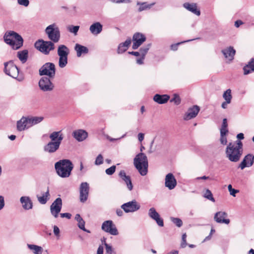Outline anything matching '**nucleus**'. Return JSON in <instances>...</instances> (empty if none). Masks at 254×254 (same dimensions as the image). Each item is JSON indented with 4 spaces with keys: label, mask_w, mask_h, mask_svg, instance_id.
I'll use <instances>...</instances> for the list:
<instances>
[{
    "label": "nucleus",
    "mask_w": 254,
    "mask_h": 254,
    "mask_svg": "<svg viewBox=\"0 0 254 254\" xmlns=\"http://www.w3.org/2000/svg\"><path fill=\"white\" fill-rule=\"evenodd\" d=\"M49 190H48L46 192H45L42 196H37L38 200L39 202L42 204H45L46 203L48 199H49Z\"/></svg>",
    "instance_id": "obj_36"
},
{
    "label": "nucleus",
    "mask_w": 254,
    "mask_h": 254,
    "mask_svg": "<svg viewBox=\"0 0 254 254\" xmlns=\"http://www.w3.org/2000/svg\"><path fill=\"white\" fill-rule=\"evenodd\" d=\"M112 1L115 3H119L121 2H126L129 3L130 2L129 0H112Z\"/></svg>",
    "instance_id": "obj_57"
},
{
    "label": "nucleus",
    "mask_w": 254,
    "mask_h": 254,
    "mask_svg": "<svg viewBox=\"0 0 254 254\" xmlns=\"http://www.w3.org/2000/svg\"><path fill=\"white\" fill-rule=\"evenodd\" d=\"M203 197L209 200L212 201V202H215V201L211 191L208 189L206 190L205 193L203 194Z\"/></svg>",
    "instance_id": "obj_40"
},
{
    "label": "nucleus",
    "mask_w": 254,
    "mask_h": 254,
    "mask_svg": "<svg viewBox=\"0 0 254 254\" xmlns=\"http://www.w3.org/2000/svg\"><path fill=\"white\" fill-rule=\"evenodd\" d=\"M153 5V3L151 4L150 5H148L146 2H143L141 4V5L139 7V11H141L147 8H150V6Z\"/></svg>",
    "instance_id": "obj_47"
},
{
    "label": "nucleus",
    "mask_w": 254,
    "mask_h": 254,
    "mask_svg": "<svg viewBox=\"0 0 254 254\" xmlns=\"http://www.w3.org/2000/svg\"><path fill=\"white\" fill-rule=\"evenodd\" d=\"M45 31L51 41L55 43L59 41L61 33L60 29L56 24L53 23L49 25L46 27Z\"/></svg>",
    "instance_id": "obj_6"
},
{
    "label": "nucleus",
    "mask_w": 254,
    "mask_h": 254,
    "mask_svg": "<svg viewBox=\"0 0 254 254\" xmlns=\"http://www.w3.org/2000/svg\"><path fill=\"white\" fill-rule=\"evenodd\" d=\"M73 168L72 162L69 159H62L55 164L57 174L62 178H66L71 175Z\"/></svg>",
    "instance_id": "obj_3"
},
{
    "label": "nucleus",
    "mask_w": 254,
    "mask_h": 254,
    "mask_svg": "<svg viewBox=\"0 0 254 254\" xmlns=\"http://www.w3.org/2000/svg\"><path fill=\"white\" fill-rule=\"evenodd\" d=\"M140 208V205L136 200L133 199L130 201L124 203L121 205V208L124 210L126 213L134 212Z\"/></svg>",
    "instance_id": "obj_11"
},
{
    "label": "nucleus",
    "mask_w": 254,
    "mask_h": 254,
    "mask_svg": "<svg viewBox=\"0 0 254 254\" xmlns=\"http://www.w3.org/2000/svg\"><path fill=\"white\" fill-rule=\"evenodd\" d=\"M133 164L141 175L145 176L147 174L148 164L147 156L145 154H138L134 158Z\"/></svg>",
    "instance_id": "obj_5"
},
{
    "label": "nucleus",
    "mask_w": 254,
    "mask_h": 254,
    "mask_svg": "<svg viewBox=\"0 0 254 254\" xmlns=\"http://www.w3.org/2000/svg\"><path fill=\"white\" fill-rule=\"evenodd\" d=\"M4 206V200L3 196L0 195V210Z\"/></svg>",
    "instance_id": "obj_54"
},
{
    "label": "nucleus",
    "mask_w": 254,
    "mask_h": 254,
    "mask_svg": "<svg viewBox=\"0 0 254 254\" xmlns=\"http://www.w3.org/2000/svg\"><path fill=\"white\" fill-rule=\"evenodd\" d=\"M61 217L62 218H64L66 217L67 219H70L71 217V214L69 213H63L60 214Z\"/></svg>",
    "instance_id": "obj_55"
},
{
    "label": "nucleus",
    "mask_w": 254,
    "mask_h": 254,
    "mask_svg": "<svg viewBox=\"0 0 254 254\" xmlns=\"http://www.w3.org/2000/svg\"><path fill=\"white\" fill-rule=\"evenodd\" d=\"M244 74L247 75L254 71V59H252L248 64L243 68Z\"/></svg>",
    "instance_id": "obj_32"
},
{
    "label": "nucleus",
    "mask_w": 254,
    "mask_h": 254,
    "mask_svg": "<svg viewBox=\"0 0 254 254\" xmlns=\"http://www.w3.org/2000/svg\"><path fill=\"white\" fill-rule=\"evenodd\" d=\"M228 124L226 119L223 120L222 125L220 129V134H226L228 132Z\"/></svg>",
    "instance_id": "obj_37"
},
{
    "label": "nucleus",
    "mask_w": 254,
    "mask_h": 254,
    "mask_svg": "<svg viewBox=\"0 0 254 254\" xmlns=\"http://www.w3.org/2000/svg\"><path fill=\"white\" fill-rule=\"evenodd\" d=\"M144 134L142 133H139L138 134V139L140 142H141L144 139Z\"/></svg>",
    "instance_id": "obj_58"
},
{
    "label": "nucleus",
    "mask_w": 254,
    "mask_h": 254,
    "mask_svg": "<svg viewBox=\"0 0 254 254\" xmlns=\"http://www.w3.org/2000/svg\"><path fill=\"white\" fill-rule=\"evenodd\" d=\"M78 226L80 229L88 233L89 232V231L86 230L85 228V222L83 220L78 222Z\"/></svg>",
    "instance_id": "obj_49"
},
{
    "label": "nucleus",
    "mask_w": 254,
    "mask_h": 254,
    "mask_svg": "<svg viewBox=\"0 0 254 254\" xmlns=\"http://www.w3.org/2000/svg\"><path fill=\"white\" fill-rule=\"evenodd\" d=\"M148 215L151 219L154 220L159 226L163 227L164 226L163 219L160 217L159 213L154 207H151L149 209Z\"/></svg>",
    "instance_id": "obj_20"
},
{
    "label": "nucleus",
    "mask_w": 254,
    "mask_h": 254,
    "mask_svg": "<svg viewBox=\"0 0 254 254\" xmlns=\"http://www.w3.org/2000/svg\"><path fill=\"white\" fill-rule=\"evenodd\" d=\"M73 137L78 141L85 140L88 136V133L83 129H77L72 132Z\"/></svg>",
    "instance_id": "obj_24"
},
{
    "label": "nucleus",
    "mask_w": 254,
    "mask_h": 254,
    "mask_svg": "<svg viewBox=\"0 0 254 254\" xmlns=\"http://www.w3.org/2000/svg\"><path fill=\"white\" fill-rule=\"evenodd\" d=\"M170 102H174L175 105H178L181 103V99L178 95L174 94Z\"/></svg>",
    "instance_id": "obj_43"
},
{
    "label": "nucleus",
    "mask_w": 254,
    "mask_h": 254,
    "mask_svg": "<svg viewBox=\"0 0 254 254\" xmlns=\"http://www.w3.org/2000/svg\"><path fill=\"white\" fill-rule=\"evenodd\" d=\"M20 201L22 204V207L25 210H29L33 207V203L29 196H22L20 198Z\"/></svg>",
    "instance_id": "obj_27"
},
{
    "label": "nucleus",
    "mask_w": 254,
    "mask_h": 254,
    "mask_svg": "<svg viewBox=\"0 0 254 254\" xmlns=\"http://www.w3.org/2000/svg\"><path fill=\"white\" fill-rule=\"evenodd\" d=\"M3 39L7 44L16 50L23 45V40L22 37L13 31L6 32L3 36Z\"/></svg>",
    "instance_id": "obj_4"
},
{
    "label": "nucleus",
    "mask_w": 254,
    "mask_h": 254,
    "mask_svg": "<svg viewBox=\"0 0 254 254\" xmlns=\"http://www.w3.org/2000/svg\"><path fill=\"white\" fill-rule=\"evenodd\" d=\"M183 7L188 11L191 12L193 14L199 16L200 15V10L197 7L196 3L185 2L183 4Z\"/></svg>",
    "instance_id": "obj_22"
},
{
    "label": "nucleus",
    "mask_w": 254,
    "mask_h": 254,
    "mask_svg": "<svg viewBox=\"0 0 254 254\" xmlns=\"http://www.w3.org/2000/svg\"><path fill=\"white\" fill-rule=\"evenodd\" d=\"M17 2L19 5L28 6L29 4V0H17Z\"/></svg>",
    "instance_id": "obj_50"
},
{
    "label": "nucleus",
    "mask_w": 254,
    "mask_h": 254,
    "mask_svg": "<svg viewBox=\"0 0 254 254\" xmlns=\"http://www.w3.org/2000/svg\"><path fill=\"white\" fill-rule=\"evenodd\" d=\"M4 71L6 74L14 78H17L19 73V69L17 67L11 63H4Z\"/></svg>",
    "instance_id": "obj_13"
},
{
    "label": "nucleus",
    "mask_w": 254,
    "mask_h": 254,
    "mask_svg": "<svg viewBox=\"0 0 254 254\" xmlns=\"http://www.w3.org/2000/svg\"><path fill=\"white\" fill-rule=\"evenodd\" d=\"M226 134H220V141L221 144L226 145L227 143V139L225 136Z\"/></svg>",
    "instance_id": "obj_51"
},
{
    "label": "nucleus",
    "mask_w": 254,
    "mask_h": 254,
    "mask_svg": "<svg viewBox=\"0 0 254 254\" xmlns=\"http://www.w3.org/2000/svg\"><path fill=\"white\" fill-rule=\"evenodd\" d=\"M103 25L99 22H96L93 23L89 27L90 32L94 35H98L102 31Z\"/></svg>",
    "instance_id": "obj_26"
},
{
    "label": "nucleus",
    "mask_w": 254,
    "mask_h": 254,
    "mask_svg": "<svg viewBox=\"0 0 254 254\" xmlns=\"http://www.w3.org/2000/svg\"><path fill=\"white\" fill-rule=\"evenodd\" d=\"M74 49L76 51L78 57H80L82 54H87L88 52V49L87 47L78 44L75 45Z\"/></svg>",
    "instance_id": "obj_33"
},
{
    "label": "nucleus",
    "mask_w": 254,
    "mask_h": 254,
    "mask_svg": "<svg viewBox=\"0 0 254 254\" xmlns=\"http://www.w3.org/2000/svg\"><path fill=\"white\" fill-rule=\"evenodd\" d=\"M103 163V157L101 154H99L96 158L95 164L96 165H99Z\"/></svg>",
    "instance_id": "obj_45"
},
{
    "label": "nucleus",
    "mask_w": 254,
    "mask_h": 254,
    "mask_svg": "<svg viewBox=\"0 0 254 254\" xmlns=\"http://www.w3.org/2000/svg\"><path fill=\"white\" fill-rule=\"evenodd\" d=\"M177 182L172 173L168 174L165 179V186L170 190L174 189L177 186Z\"/></svg>",
    "instance_id": "obj_18"
},
{
    "label": "nucleus",
    "mask_w": 254,
    "mask_h": 254,
    "mask_svg": "<svg viewBox=\"0 0 254 254\" xmlns=\"http://www.w3.org/2000/svg\"><path fill=\"white\" fill-rule=\"evenodd\" d=\"M120 177L126 183L127 189L131 191L133 189V185L131 181L130 177L129 176L126 175V172L124 170H121L119 174Z\"/></svg>",
    "instance_id": "obj_25"
},
{
    "label": "nucleus",
    "mask_w": 254,
    "mask_h": 254,
    "mask_svg": "<svg viewBox=\"0 0 254 254\" xmlns=\"http://www.w3.org/2000/svg\"><path fill=\"white\" fill-rule=\"evenodd\" d=\"M187 234L186 233H184L182 235V243L181 244V246L182 248H184L187 246V241H186Z\"/></svg>",
    "instance_id": "obj_48"
},
{
    "label": "nucleus",
    "mask_w": 254,
    "mask_h": 254,
    "mask_svg": "<svg viewBox=\"0 0 254 254\" xmlns=\"http://www.w3.org/2000/svg\"><path fill=\"white\" fill-rule=\"evenodd\" d=\"M106 254H112L113 250L112 247L105 243Z\"/></svg>",
    "instance_id": "obj_52"
},
{
    "label": "nucleus",
    "mask_w": 254,
    "mask_h": 254,
    "mask_svg": "<svg viewBox=\"0 0 254 254\" xmlns=\"http://www.w3.org/2000/svg\"><path fill=\"white\" fill-rule=\"evenodd\" d=\"M144 57L141 56V58L136 60V63L138 64H142L144 63Z\"/></svg>",
    "instance_id": "obj_56"
},
{
    "label": "nucleus",
    "mask_w": 254,
    "mask_h": 254,
    "mask_svg": "<svg viewBox=\"0 0 254 254\" xmlns=\"http://www.w3.org/2000/svg\"><path fill=\"white\" fill-rule=\"evenodd\" d=\"M40 75H47L49 77L54 78L56 74V66L53 63H46L39 70Z\"/></svg>",
    "instance_id": "obj_9"
},
{
    "label": "nucleus",
    "mask_w": 254,
    "mask_h": 254,
    "mask_svg": "<svg viewBox=\"0 0 254 254\" xmlns=\"http://www.w3.org/2000/svg\"><path fill=\"white\" fill-rule=\"evenodd\" d=\"M35 47L45 55H48L50 51L55 49L54 43L51 41L39 40L35 43Z\"/></svg>",
    "instance_id": "obj_7"
},
{
    "label": "nucleus",
    "mask_w": 254,
    "mask_h": 254,
    "mask_svg": "<svg viewBox=\"0 0 254 254\" xmlns=\"http://www.w3.org/2000/svg\"><path fill=\"white\" fill-rule=\"evenodd\" d=\"M237 137L238 139H243L244 138V135L243 133H240L237 134Z\"/></svg>",
    "instance_id": "obj_63"
},
{
    "label": "nucleus",
    "mask_w": 254,
    "mask_h": 254,
    "mask_svg": "<svg viewBox=\"0 0 254 254\" xmlns=\"http://www.w3.org/2000/svg\"><path fill=\"white\" fill-rule=\"evenodd\" d=\"M53 228H54V233L56 237H57L58 238H59L60 237V232L59 227L58 226L55 225L54 226Z\"/></svg>",
    "instance_id": "obj_53"
},
{
    "label": "nucleus",
    "mask_w": 254,
    "mask_h": 254,
    "mask_svg": "<svg viewBox=\"0 0 254 254\" xmlns=\"http://www.w3.org/2000/svg\"><path fill=\"white\" fill-rule=\"evenodd\" d=\"M200 108L197 105H193L189 108L187 112L185 114L183 119L185 121H188L194 118L198 114Z\"/></svg>",
    "instance_id": "obj_17"
},
{
    "label": "nucleus",
    "mask_w": 254,
    "mask_h": 254,
    "mask_svg": "<svg viewBox=\"0 0 254 254\" xmlns=\"http://www.w3.org/2000/svg\"><path fill=\"white\" fill-rule=\"evenodd\" d=\"M243 154V143L240 140L230 142L226 149V157L231 162H238Z\"/></svg>",
    "instance_id": "obj_1"
},
{
    "label": "nucleus",
    "mask_w": 254,
    "mask_h": 254,
    "mask_svg": "<svg viewBox=\"0 0 254 254\" xmlns=\"http://www.w3.org/2000/svg\"><path fill=\"white\" fill-rule=\"evenodd\" d=\"M51 77H42L39 81V86L40 89L44 91H51L55 87L54 84L50 80Z\"/></svg>",
    "instance_id": "obj_10"
},
{
    "label": "nucleus",
    "mask_w": 254,
    "mask_h": 254,
    "mask_svg": "<svg viewBox=\"0 0 254 254\" xmlns=\"http://www.w3.org/2000/svg\"><path fill=\"white\" fill-rule=\"evenodd\" d=\"M27 117L28 119L29 124L30 125V127L34 125H36L41 123L44 120V118L41 116H28Z\"/></svg>",
    "instance_id": "obj_31"
},
{
    "label": "nucleus",
    "mask_w": 254,
    "mask_h": 254,
    "mask_svg": "<svg viewBox=\"0 0 254 254\" xmlns=\"http://www.w3.org/2000/svg\"><path fill=\"white\" fill-rule=\"evenodd\" d=\"M151 46V44H148L147 45L142 47L139 50L140 56L145 57Z\"/></svg>",
    "instance_id": "obj_39"
},
{
    "label": "nucleus",
    "mask_w": 254,
    "mask_h": 254,
    "mask_svg": "<svg viewBox=\"0 0 254 254\" xmlns=\"http://www.w3.org/2000/svg\"><path fill=\"white\" fill-rule=\"evenodd\" d=\"M131 43V40L130 38L126 40L125 42L119 44L118 48V53L122 54L126 51Z\"/></svg>",
    "instance_id": "obj_30"
},
{
    "label": "nucleus",
    "mask_w": 254,
    "mask_h": 254,
    "mask_svg": "<svg viewBox=\"0 0 254 254\" xmlns=\"http://www.w3.org/2000/svg\"><path fill=\"white\" fill-rule=\"evenodd\" d=\"M27 247L30 250L33 251L34 254H42L43 249L40 246L32 244H27Z\"/></svg>",
    "instance_id": "obj_35"
},
{
    "label": "nucleus",
    "mask_w": 254,
    "mask_h": 254,
    "mask_svg": "<svg viewBox=\"0 0 254 254\" xmlns=\"http://www.w3.org/2000/svg\"><path fill=\"white\" fill-rule=\"evenodd\" d=\"M222 52L226 58L231 61L234 59L236 51L232 47H229L222 50Z\"/></svg>",
    "instance_id": "obj_29"
},
{
    "label": "nucleus",
    "mask_w": 254,
    "mask_h": 254,
    "mask_svg": "<svg viewBox=\"0 0 254 254\" xmlns=\"http://www.w3.org/2000/svg\"><path fill=\"white\" fill-rule=\"evenodd\" d=\"M179 44V43L178 44H173L171 45V48L172 50L173 51H176L178 49V45Z\"/></svg>",
    "instance_id": "obj_62"
},
{
    "label": "nucleus",
    "mask_w": 254,
    "mask_h": 254,
    "mask_svg": "<svg viewBox=\"0 0 254 254\" xmlns=\"http://www.w3.org/2000/svg\"><path fill=\"white\" fill-rule=\"evenodd\" d=\"M145 40L146 37L143 34L139 32L134 33L132 37V48L134 50L137 49Z\"/></svg>",
    "instance_id": "obj_16"
},
{
    "label": "nucleus",
    "mask_w": 254,
    "mask_h": 254,
    "mask_svg": "<svg viewBox=\"0 0 254 254\" xmlns=\"http://www.w3.org/2000/svg\"><path fill=\"white\" fill-rule=\"evenodd\" d=\"M103 247L100 246L97 250V254H103Z\"/></svg>",
    "instance_id": "obj_61"
},
{
    "label": "nucleus",
    "mask_w": 254,
    "mask_h": 254,
    "mask_svg": "<svg viewBox=\"0 0 254 254\" xmlns=\"http://www.w3.org/2000/svg\"><path fill=\"white\" fill-rule=\"evenodd\" d=\"M228 189L230 192V194L233 196H235L236 193L239 192L238 190L233 189L231 185H228Z\"/></svg>",
    "instance_id": "obj_46"
},
{
    "label": "nucleus",
    "mask_w": 254,
    "mask_h": 254,
    "mask_svg": "<svg viewBox=\"0 0 254 254\" xmlns=\"http://www.w3.org/2000/svg\"><path fill=\"white\" fill-rule=\"evenodd\" d=\"M62 207V200L60 197H58L55 199L50 206L51 213L55 218L58 217V214L60 212Z\"/></svg>",
    "instance_id": "obj_14"
},
{
    "label": "nucleus",
    "mask_w": 254,
    "mask_h": 254,
    "mask_svg": "<svg viewBox=\"0 0 254 254\" xmlns=\"http://www.w3.org/2000/svg\"><path fill=\"white\" fill-rule=\"evenodd\" d=\"M243 24V22L241 20H238L236 21H235V26L236 27H239L240 25H242Z\"/></svg>",
    "instance_id": "obj_59"
},
{
    "label": "nucleus",
    "mask_w": 254,
    "mask_h": 254,
    "mask_svg": "<svg viewBox=\"0 0 254 254\" xmlns=\"http://www.w3.org/2000/svg\"><path fill=\"white\" fill-rule=\"evenodd\" d=\"M29 121L27 117H22L16 123V128L18 131H21L30 128Z\"/></svg>",
    "instance_id": "obj_21"
},
{
    "label": "nucleus",
    "mask_w": 254,
    "mask_h": 254,
    "mask_svg": "<svg viewBox=\"0 0 254 254\" xmlns=\"http://www.w3.org/2000/svg\"><path fill=\"white\" fill-rule=\"evenodd\" d=\"M116 167L115 165L111 166V167L107 169L105 171L106 173L108 175H113L116 171Z\"/></svg>",
    "instance_id": "obj_44"
},
{
    "label": "nucleus",
    "mask_w": 254,
    "mask_h": 254,
    "mask_svg": "<svg viewBox=\"0 0 254 254\" xmlns=\"http://www.w3.org/2000/svg\"><path fill=\"white\" fill-rule=\"evenodd\" d=\"M79 29V26L70 25L67 27L68 31L70 33H73L74 35H77Z\"/></svg>",
    "instance_id": "obj_41"
},
{
    "label": "nucleus",
    "mask_w": 254,
    "mask_h": 254,
    "mask_svg": "<svg viewBox=\"0 0 254 254\" xmlns=\"http://www.w3.org/2000/svg\"><path fill=\"white\" fill-rule=\"evenodd\" d=\"M223 97L226 101H227L228 103H231L232 98L231 90L228 89L225 91L223 94Z\"/></svg>",
    "instance_id": "obj_38"
},
{
    "label": "nucleus",
    "mask_w": 254,
    "mask_h": 254,
    "mask_svg": "<svg viewBox=\"0 0 254 254\" xmlns=\"http://www.w3.org/2000/svg\"><path fill=\"white\" fill-rule=\"evenodd\" d=\"M254 163V155L248 154L245 156L243 161L240 164L239 167L243 170L246 167H251Z\"/></svg>",
    "instance_id": "obj_19"
},
{
    "label": "nucleus",
    "mask_w": 254,
    "mask_h": 254,
    "mask_svg": "<svg viewBox=\"0 0 254 254\" xmlns=\"http://www.w3.org/2000/svg\"><path fill=\"white\" fill-rule=\"evenodd\" d=\"M69 52V49L66 46L64 45L59 46L57 53L59 56V66L60 67L64 68L66 65Z\"/></svg>",
    "instance_id": "obj_8"
},
{
    "label": "nucleus",
    "mask_w": 254,
    "mask_h": 254,
    "mask_svg": "<svg viewBox=\"0 0 254 254\" xmlns=\"http://www.w3.org/2000/svg\"><path fill=\"white\" fill-rule=\"evenodd\" d=\"M51 141L48 142L44 147V150L49 153L56 152L60 148L64 135L61 131H54L49 135Z\"/></svg>",
    "instance_id": "obj_2"
},
{
    "label": "nucleus",
    "mask_w": 254,
    "mask_h": 254,
    "mask_svg": "<svg viewBox=\"0 0 254 254\" xmlns=\"http://www.w3.org/2000/svg\"><path fill=\"white\" fill-rule=\"evenodd\" d=\"M171 220L178 227H181L183 225V222L180 218L171 217Z\"/></svg>",
    "instance_id": "obj_42"
},
{
    "label": "nucleus",
    "mask_w": 254,
    "mask_h": 254,
    "mask_svg": "<svg viewBox=\"0 0 254 254\" xmlns=\"http://www.w3.org/2000/svg\"><path fill=\"white\" fill-rule=\"evenodd\" d=\"M227 214L223 211H219L215 213L214 219L215 221L219 223H225L228 224L230 223V220L226 219Z\"/></svg>",
    "instance_id": "obj_23"
},
{
    "label": "nucleus",
    "mask_w": 254,
    "mask_h": 254,
    "mask_svg": "<svg viewBox=\"0 0 254 254\" xmlns=\"http://www.w3.org/2000/svg\"><path fill=\"white\" fill-rule=\"evenodd\" d=\"M89 191V186L87 183L83 182L79 188V198L81 202H85L88 198Z\"/></svg>",
    "instance_id": "obj_15"
},
{
    "label": "nucleus",
    "mask_w": 254,
    "mask_h": 254,
    "mask_svg": "<svg viewBox=\"0 0 254 254\" xmlns=\"http://www.w3.org/2000/svg\"><path fill=\"white\" fill-rule=\"evenodd\" d=\"M75 219L76 220V221L77 222H79V221L83 220V219L81 218V217L80 216V215L79 214H77L75 215Z\"/></svg>",
    "instance_id": "obj_64"
},
{
    "label": "nucleus",
    "mask_w": 254,
    "mask_h": 254,
    "mask_svg": "<svg viewBox=\"0 0 254 254\" xmlns=\"http://www.w3.org/2000/svg\"><path fill=\"white\" fill-rule=\"evenodd\" d=\"M128 54H130V55H133L136 57L140 56V53L138 52H133V51L132 52H128Z\"/></svg>",
    "instance_id": "obj_60"
},
{
    "label": "nucleus",
    "mask_w": 254,
    "mask_h": 254,
    "mask_svg": "<svg viewBox=\"0 0 254 254\" xmlns=\"http://www.w3.org/2000/svg\"><path fill=\"white\" fill-rule=\"evenodd\" d=\"M101 228L102 230L111 235L116 236L119 234L116 225L112 220H107L104 221L102 223Z\"/></svg>",
    "instance_id": "obj_12"
},
{
    "label": "nucleus",
    "mask_w": 254,
    "mask_h": 254,
    "mask_svg": "<svg viewBox=\"0 0 254 254\" xmlns=\"http://www.w3.org/2000/svg\"><path fill=\"white\" fill-rule=\"evenodd\" d=\"M170 99V96L167 94L160 95L156 94L153 97L154 101L159 104H163L167 103Z\"/></svg>",
    "instance_id": "obj_28"
},
{
    "label": "nucleus",
    "mask_w": 254,
    "mask_h": 254,
    "mask_svg": "<svg viewBox=\"0 0 254 254\" xmlns=\"http://www.w3.org/2000/svg\"><path fill=\"white\" fill-rule=\"evenodd\" d=\"M28 52L27 50L19 51L17 53V57L22 63L26 62L28 59Z\"/></svg>",
    "instance_id": "obj_34"
}]
</instances>
